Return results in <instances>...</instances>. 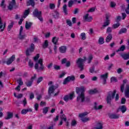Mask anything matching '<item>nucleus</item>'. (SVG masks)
<instances>
[{"label": "nucleus", "mask_w": 129, "mask_h": 129, "mask_svg": "<svg viewBox=\"0 0 129 129\" xmlns=\"http://www.w3.org/2000/svg\"><path fill=\"white\" fill-rule=\"evenodd\" d=\"M68 80L69 81H74L75 80V77L74 76H68L67 78Z\"/></svg>", "instance_id": "obj_35"}, {"label": "nucleus", "mask_w": 129, "mask_h": 129, "mask_svg": "<svg viewBox=\"0 0 129 129\" xmlns=\"http://www.w3.org/2000/svg\"><path fill=\"white\" fill-rule=\"evenodd\" d=\"M116 94V90H114L113 91H109L108 93L106 99L107 104H109V105H111V100L114 98Z\"/></svg>", "instance_id": "obj_2"}, {"label": "nucleus", "mask_w": 129, "mask_h": 129, "mask_svg": "<svg viewBox=\"0 0 129 129\" xmlns=\"http://www.w3.org/2000/svg\"><path fill=\"white\" fill-rule=\"evenodd\" d=\"M66 23L69 27H72V22H71V20H67Z\"/></svg>", "instance_id": "obj_44"}, {"label": "nucleus", "mask_w": 129, "mask_h": 129, "mask_svg": "<svg viewBox=\"0 0 129 129\" xmlns=\"http://www.w3.org/2000/svg\"><path fill=\"white\" fill-rule=\"evenodd\" d=\"M73 96H74V92H73L72 93H71L70 94V95H69V98L71 100L73 99Z\"/></svg>", "instance_id": "obj_57"}, {"label": "nucleus", "mask_w": 129, "mask_h": 129, "mask_svg": "<svg viewBox=\"0 0 129 129\" xmlns=\"http://www.w3.org/2000/svg\"><path fill=\"white\" fill-rule=\"evenodd\" d=\"M15 59H16V56L15 55H13L10 58H9L7 61L6 62V64L7 65H11L13 62L15 60Z\"/></svg>", "instance_id": "obj_8"}, {"label": "nucleus", "mask_w": 129, "mask_h": 129, "mask_svg": "<svg viewBox=\"0 0 129 129\" xmlns=\"http://www.w3.org/2000/svg\"><path fill=\"white\" fill-rule=\"evenodd\" d=\"M95 7H93L89 9L88 11V13H93V12H95Z\"/></svg>", "instance_id": "obj_46"}, {"label": "nucleus", "mask_w": 129, "mask_h": 129, "mask_svg": "<svg viewBox=\"0 0 129 129\" xmlns=\"http://www.w3.org/2000/svg\"><path fill=\"white\" fill-rule=\"evenodd\" d=\"M33 16H34L35 17H41L42 12L39 11L37 9H36L33 12Z\"/></svg>", "instance_id": "obj_9"}, {"label": "nucleus", "mask_w": 129, "mask_h": 129, "mask_svg": "<svg viewBox=\"0 0 129 129\" xmlns=\"http://www.w3.org/2000/svg\"><path fill=\"white\" fill-rule=\"evenodd\" d=\"M125 12L127 15H129V4H128V6L125 10Z\"/></svg>", "instance_id": "obj_64"}, {"label": "nucleus", "mask_w": 129, "mask_h": 129, "mask_svg": "<svg viewBox=\"0 0 129 129\" xmlns=\"http://www.w3.org/2000/svg\"><path fill=\"white\" fill-rule=\"evenodd\" d=\"M108 77V73H106L104 75H102L101 76V79H103V80L107 79V78Z\"/></svg>", "instance_id": "obj_34"}, {"label": "nucleus", "mask_w": 129, "mask_h": 129, "mask_svg": "<svg viewBox=\"0 0 129 129\" xmlns=\"http://www.w3.org/2000/svg\"><path fill=\"white\" fill-rule=\"evenodd\" d=\"M29 50H31L33 52H34V50H35V45L33 43L31 44L30 48H28Z\"/></svg>", "instance_id": "obj_47"}, {"label": "nucleus", "mask_w": 129, "mask_h": 129, "mask_svg": "<svg viewBox=\"0 0 129 129\" xmlns=\"http://www.w3.org/2000/svg\"><path fill=\"white\" fill-rule=\"evenodd\" d=\"M96 129H102L103 128V126H102V123L100 122H98L97 124V126L95 127Z\"/></svg>", "instance_id": "obj_30"}, {"label": "nucleus", "mask_w": 129, "mask_h": 129, "mask_svg": "<svg viewBox=\"0 0 129 129\" xmlns=\"http://www.w3.org/2000/svg\"><path fill=\"white\" fill-rule=\"evenodd\" d=\"M87 114H88V113L87 112H84L83 113H80L79 115V117L81 118H84L85 117V116H86V115H87Z\"/></svg>", "instance_id": "obj_33"}, {"label": "nucleus", "mask_w": 129, "mask_h": 129, "mask_svg": "<svg viewBox=\"0 0 129 129\" xmlns=\"http://www.w3.org/2000/svg\"><path fill=\"white\" fill-rule=\"evenodd\" d=\"M49 8L51 10H54L55 9V4H50L49 5Z\"/></svg>", "instance_id": "obj_58"}, {"label": "nucleus", "mask_w": 129, "mask_h": 129, "mask_svg": "<svg viewBox=\"0 0 129 129\" xmlns=\"http://www.w3.org/2000/svg\"><path fill=\"white\" fill-rule=\"evenodd\" d=\"M28 66L30 68H33L34 67V62L32 61L31 60H29L28 62Z\"/></svg>", "instance_id": "obj_39"}, {"label": "nucleus", "mask_w": 129, "mask_h": 129, "mask_svg": "<svg viewBox=\"0 0 129 129\" xmlns=\"http://www.w3.org/2000/svg\"><path fill=\"white\" fill-rule=\"evenodd\" d=\"M29 111L30 112H32V109H23L21 111V114H26V113H27V112H29Z\"/></svg>", "instance_id": "obj_24"}, {"label": "nucleus", "mask_w": 129, "mask_h": 129, "mask_svg": "<svg viewBox=\"0 0 129 129\" xmlns=\"http://www.w3.org/2000/svg\"><path fill=\"white\" fill-rule=\"evenodd\" d=\"M119 110H121L122 113H124L126 111V107L124 105L121 106L119 107V108L117 110V112L119 111Z\"/></svg>", "instance_id": "obj_10"}, {"label": "nucleus", "mask_w": 129, "mask_h": 129, "mask_svg": "<svg viewBox=\"0 0 129 129\" xmlns=\"http://www.w3.org/2000/svg\"><path fill=\"white\" fill-rule=\"evenodd\" d=\"M95 70V67H94V66L91 67L90 68V73H94V72H95L94 70Z\"/></svg>", "instance_id": "obj_45"}, {"label": "nucleus", "mask_w": 129, "mask_h": 129, "mask_svg": "<svg viewBox=\"0 0 129 129\" xmlns=\"http://www.w3.org/2000/svg\"><path fill=\"white\" fill-rule=\"evenodd\" d=\"M27 6H31L33 8H35V1L34 0H29L27 3Z\"/></svg>", "instance_id": "obj_18"}, {"label": "nucleus", "mask_w": 129, "mask_h": 129, "mask_svg": "<svg viewBox=\"0 0 129 129\" xmlns=\"http://www.w3.org/2000/svg\"><path fill=\"white\" fill-rule=\"evenodd\" d=\"M81 120L83 122H87V121L90 120V118H89V117H84L81 118Z\"/></svg>", "instance_id": "obj_37"}, {"label": "nucleus", "mask_w": 129, "mask_h": 129, "mask_svg": "<svg viewBox=\"0 0 129 129\" xmlns=\"http://www.w3.org/2000/svg\"><path fill=\"white\" fill-rule=\"evenodd\" d=\"M76 92L77 94L79 95L77 98V101L78 102H84L85 100V95H84L85 89L84 87H77Z\"/></svg>", "instance_id": "obj_1"}, {"label": "nucleus", "mask_w": 129, "mask_h": 129, "mask_svg": "<svg viewBox=\"0 0 129 129\" xmlns=\"http://www.w3.org/2000/svg\"><path fill=\"white\" fill-rule=\"evenodd\" d=\"M26 36L25 35H23L22 34L19 33V38L20 40H24L25 39V37Z\"/></svg>", "instance_id": "obj_53"}, {"label": "nucleus", "mask_w": 129, "mask_h": 129, "mask_svg": "<svg viewBox=\"0 0 129 129\" xmlns=\"http://www.w3.org/2000/svg\"><path fill=\"white\" fill-rule=\"evenodd\" d=\"M111 40H112V34L109 33L106 38V43H109Z\"/></svg>", "instance_id": "obj_15"}, {"label": "nucleus", "mask_w": 129, "mask_h": 129, "mask_svg": "<svg viewBox=\"0 0 129 129\" xmlns=\"http://www.w3.org/2000/svg\"><path fill=\"white\" fill-rule=\"evenodd\" d=\"M124 50H125V45H121L119 49H117L116 50V52L117 53H118V52H123Z\"/></svg>", "instance_id": "obj_19"}, {"label": "nucleus", "mask_w": 129, "mask_h": 129, "mask_svg": "<svg viewBox=\"0 0 129 129\" xmlns=\"http://www.w3.org/2000/svg\"><path fill=\"white\" fill-rule=\"evenodd\" d=\"M76 3H77V0H70L69 1V8H72V6H73L74 4H76Z\"/></svg>", "instance_id": "obj_17"}, {"label": "nucleus", "mask_w": 129, "mask_h": 129, "mask_svg": "<svg viewBox=\"0 0 129 129\" xmlns=\"http://www.w3.org/2000/svg\"><path fill=\"white\" fill-rule=\"evenodd\" d=\"M58 88V86H55L54 85H51L48 88V94L49 95H51L52 93H53L54 91L56 90Z\"/></svg>", "instance_id": "obj_7"}, {"label": "nucleus", "mask_w": 129, "mask_h": 129, "mask_svg": "<svg viewBox=\"0 0 129 129\" xmlns=\"http://www.w3.org/2000/svg\"><path fill=\"white\" fill-rule=\"evenodd\" d=\"M95 93H97V90L96 89L90 91V94H94Z\"/></svg>", "instance_id": "obj_48"}, {"label": "nucleus", "mask_w": 129, "mask_h": 129, "mask_svg": "<svg viewBox=\"0 0 129 129\" xmlns=\"http://www.w3.org/2000/svg\"><path fill=\"white\" fill-rule=\"evenodd\" d=\"M35 110H38V109L39 108V104L38 103H35V104L34 106Z\"/></svg>", "instance_id": "obj_63"}, {"label": "nucleus", "mask_w": 129, "mask_h": 129, "mask_svg": "<svg viewBox=\"0 0 129 129\" xmlns=\"http://www.w3.org/2000/svg\"><path fill=\"white\" fill-rule=\"evenodd\" d=\"M32 53H33V51L29 49V48L26 50V54L27 57H29V56H31V55H32Z\"/></svg>", "instance_id": "obj_27"}, {"label": "nucleus", "mask_w": 129, "mask_h": 129, "mask_svg": "<svg viewBox=\"0 0 129 129\" xmlns=\"http://www.w3.org/2000/svg\"><path fill=\"white\" fill-rule=\"evenodd\" d=\"M14 115V114H13V113L11 112H8L7 113V116L6 117H5V119H11V118H12L13 117V116Z\"/></svg>", "instance_id": "obj_20"}, {"label": "nucleus", "mask_w": 129, "mask_h": 129, "mask_svg": "<svg viewBox=\"0 0 129 129\" xmlns=\"http://www.w3.org/2000/svg\"><path fill=\"white\" fill-rule=\"evenodd\" d=\"M111 32H112L111 27H108L106 30V33L109 34V33H111Z\"/></svg>", "instance_id": "obj_55"}, {"label": "nucleus", "mask_w": 129, "mask_h": 129, "mask_svg": "<svg viewBox=\"0 0 129 129\" xmlns=\"http://www.w3.org/2000/svg\"><path fill=\"white\" fill-rule=\"evenodd\" d=\"M42 81H43V77H40L37 79L38 84H39V83H40V82H42Z\"/></svg>", "instance_id": "obj_62"}, {"label": "nucleus", "mask_w": 129, "mask_h": 129, "mask_svg": "<svg viewBox=\"0 0 129 129\" xmlns=\"http://www.w3.org/2000/svg\"><path fill=\"white\" fill-rule=\"evenodd\" d=\"M81 37H82V40H85L86 39L85 33H82L81 34Z\"/></svg>", "instance_id": "obj_50"}, {"label": "nucleus", "mask_w": 129, "mask_h": 129, "mask_svg": "<svg viewBox=\"0 0 129 129\" xmlns=\"http://www.w3.org/2000/svg\"><path fill=\"white\" fill-rule=\"evenodd\" d=\"M84 22H91L93 18L91 17H84L83 18Z\"/></svg>", "instance_id": "obj_23"}, {"label": "nucleus", "mask_w": 129, "mask_h": 129, "mask_svg": "<svg viewBox=\"0 0 129 129\" xmlns=\"http://www.w3.org/2000/svg\"><path fill=\"white\" fill-rule=\"evenodd\" d=\"M58 49L60 53H66L67 47H66V46H61Z\"/></svg>", "instance_id": "obj_11"}, {"label": "nucleus", "mask_w": 129, "mask_h": 129, "mask_svg": "<svg viewBox=\"0 0 129 129\" xmlns=\"http://www.w3.org/2000/svg\"><path fill=\"white\" fill-rule=\"evenodd\" d=\"M76 124H77L76 120H73V121H72L71 125L72 126H75V125H76Z\"/></svg>", "instance_id": "obj_56"}, {"label": "nucleus", "mask_w": 129, "mask_h": 129, "mask_svg": "<svg viewBox=\"0 0 129 129\" xmlns=\"http://www.w3.org/2000/svg\"><path fill=\"white\" fill-rule=\"evenodd\" d=\"M69 99H70L69 98V95H66L63 98V100L67 102H68V100H69Z\"/></svg>", "instance_id": "obj_54"}, {"label": "nucleus", "mask_w": 129, "mask_h": 129, "mask_svg": "<svg viewBox=\"0 0 129 129\" xmlns=\"http://www.w3.org/2000/svg\"><path fill=\"white\" fill-rule=\"evenodd\" d=\"M5 1L6 0H2V2L1 4V7H2V8H3V9H5V8H6V5H5Z\"/></svg>", "instance_id": "obj_52"}, {"label": "nucleus", "mask_w": 129, "mask_h": 129, "mask_svg": "<svg viewBox=\"0 0 129 129\" xmlns=\"http://www.w3.org/2000/svg\"><path fill=\"white\" fill-rule=\"evenodd\" d=\"M119 26H120V24L119 23H117L116 24H113L112 25V27H113V29H116V28H118V27H119Z\"/></svg>", "instance_id": "obj_43"}, {"label": "nucleus", "mask_w": 129, "mask_h": 129, "mask_svg": "<svg viewBox=\"0 0 129 129\" xmlns=\"http://www.w3.org/2000/svg\"><path fill=\"white\" fill-rule=\"evenodd\" d=\"M32 25H33L32 23L26 21L25 23V28L26 30H30L32 28Z\"/></svg>", "instance_id": "obj_13"}, {"label": "nucleus", "mask_w": 129, "mask_h": 129, "mask_svg": "<svg viewBox=\"0 0 129 129\" xmlns=\"http://www.w3.org/2000/svg\"><path fill=\"white\" fill-rule=\"evenodd\" d=\"M104 43V38H103L102 37H100L99 39V44L100 45H102V44Z\"/></svg>", "instance_id": "obj_36"}, {"label": "nucleus", "mask_w": 129, "mask_h": 129, "mask_svg": "<svg viewBox=\"0 0 129 129\" xmlns=\"http://www.w3.org/2000/svg\"><path fill=\"white\" fill-rule=\"evenodd\" d=\"M116 6V4L115 3L111 2L110 3V7L111 8H114Z\"/></svg>", "instance_id": "obj_61"}, {"label": "nucleus", "mask_w": 129, "mask_h": 129, "mask_svg": "<svg viewBox=\"0 0 129 129\" xmlns=\"http://www.w3.org/2000/svg\"><path fill=\"white\" fill-rule=\"evenodd\" d=\"M127 82V80L125 79L123 80V84H122L120 86V91L121 92H123V91L124 90V84Z\"/></svg>", "instance_id": "obj_16"}, {"label": "nucleus", "mask_w": 129, "mask_h": 129, "mask_svg": "<svg viewBox=\"0 0 129 129\" xmlns=\"http://www.w3.org/2000/svg\"><path fill=\"white\" fill-rule=\"evenodd\" d=\"M14 25H15V23H14L13 21H11V23L8 26V31H11V30H12V28L14 27Z\"/></svg>", "instance_id": "obj_25"}, {"label": "nucleus", "mask_w": 129, "mask_h": 129, "mask_svg": "<svg viewBox=\"0 0 129 129\" xmlns=\"http://www.w3.org/2000/svg\"><path fill=\"white\" fill-rule=\"evenodd\" d=\"M58 39H59L58 37L55 36L52 38V42L54 44V45H56L58 42Z\"/></svg>", "instance_id": "obj_32"}, {"label": "nucleus", "mask_w": 129, "mask_h": 129, "mask_svg": "<svg viewBox=\"0 0 129 129\" xmlns=\"http://www.w3.org/2000/svg\"><path fill=\"white\" fill-rule=\"evenodd\" d=\"M125 96L128 98L129 97V85H126L125 88Z\"/></svg>", "instance_id": "obj_12"}, {"label": "nucleus", "mask_w": 129, "mask_h": 129, "mask_svg": "<svg viewBox=\"0 0 129 129\" xmlns=\"http://www.w3.org/2000/svg\"><path fill=\"white\" fill-rule=\"evenodd\" d=\"M32 83H33V81H28L26 83V84L28 87H30V86H32Z\"/></svg>", "instance_id": "obj_41"}, {"label": "nucleus", "mask_w": 129, "mask_h": 129, "mask_svg": "<svg viewBox=\"0 0 129 129\" xmlns=\"http://www.w3.org/2000/svg\"><path fill=\"white\" fill-rule=\"evenodd\" d=\"M48 111H49V107H46L43 109V113L46 114L48 112Z\"/></svg>", "instance_id": "obj_49"}, {"label": "nucleus", "mask_w": 129, "mask_h": 129, "mask_svg": "<svg viewBox=\"0 0 129 129\" xmlns=\"http://www.w3.org/2000/svg\"><path fill=\"white\" fill-rule=\"evenodd\" d=\"M17 83H18V84H19V86L21 85H23V81H22V78H20L19 79H18V80H17Z\"/></svg>", "instance_id": "obj_42"}, {"label": "nucleus", "mask_w": 129, "mask_h": 129, "mask_svg": "<svg viewBox=\"0 0 129 129\" xmlns=\"http://www.w3.org/2000/svg\"><path fill=\"white\" fill-rule=\"evenodd\" d=\"M93 59V55H92V54H90V55H89L87 58L88 64H90V63H91V61H92Z\"/></svg>", "instance_id": "obj_29"}, {"label": "nucleus", "mask_w": 129, "mask_h": 129, "mask_svg": "<svg viewBox=\"0 0 129 129\" xmlns=\"http://www.w3.org/2000/svg\"><path fill=\"white\" fill-rule=\"evenodd\" d=\"M69 82H70V81H69V80L67 79V78H66L65 79H64V80L63 81V84L64 85H66V84H67V83H68Z\"/></svg>", "instance_id": "obj_60"}, {"label": "nucleus", "mask_w": 129, "mask_h": 129, "mask_svg": "<svg viewBox=\"0 0 129 129\" xmlns=\"http://www.w3.org/2000/svg\"><path fill=\"white\" fill-rule=\"evenodd\" d=\"M60 118L61 119V120H64V121H67V117H66V115H65V114H64L60 115Z\"/></svg>", "instance_id": "obj_31"}, {"label": "nucleus", "mask_w": 129, "mask_h": 129, "mask_svg": "<svg viewBox=\"0 0 129 129\" xmlns=\"http://www.w3.org/2000/svg\"><path fill=\"white\" fill-rule=\"evenodd\" d=\"M121 57L123 58L124 60H128L129 59V52L127 53L121 54Z\"/></svg>", "instance_id": "obj_14"}, {"label": "nucleus", "mask_w": 129, "mask_h": 129, "mask_svg": "<svg viewBox=\"0 0 129 129\" xmlns=\"http://www.w3.org/2000/svg\"><path fill=\"white\" fill-rule=\"evenodd\" d=\"M4 27V22L3 21V18L0 17V29H3Z\"/></svg>", "instance_id": "obj_40"}, {"label": "nucleus", "mask_w": 129, "mask_h": 129, "mask_svg": "<svg viewBox=\"0 0 129 129\" xmlns=\"http://www.w3.org/2000/svg\"><path fill=\"white\" fill-rule=\"evenodd\" d=\"M63 11L66 15H68V13H67V5L66 4L63 7Z\"/></svg>", "instance_id": "obj_38"}, {"label": "nucleus", "mask_w": 129, "mask_h": 129, "mask_svg": "<svg viewBox=\"0 0 129 129\" xmlns=\"http://www.w3.org/2000/svg\"><path fill=\"white\" fill-rule=\"evenodd\" d=\"M127 32V30L125 28H122L118 32L119 35H121V34H125Z\"/></svg>", "instance_id": "obj_22"}, {"label": "nucleus", "mask_w": 129, "mask_h": 129, "mask_svg": "<svg viewBox=\"0 0 129 129\" xmlns=\"http://www.w3.org/2000/svg\"><path fill=\"white\" fill-rule=\"evenodd\" d=\"M49 46V42H48V40H45L44 42L42 44V47L44 49H46Z\"/></svg>", "instance_id": "obj_28"}, {"label": "nucleus", "mask_w": 129, "mask_h": 129, "mask_svg": "<svg viewBox=\"0 0 129 129\" xmlns=\"http://www.w3.org/2000/svg\"><path fill=\"white\" fill-rule=\"evenodd\" d=\"M34 68L37 70V72H39V71H43L44 70L45 67L43 65V58L39 59L38 62L35 63Z\"/></svg>", "instance_id": "obj_3"}, {"label": "nucleus", "mask_w": 129, "mask_h": 129, "mask_svg": "<svg viewBox=\"0 0 129 129\" xmlns=\"http://www.w3.org/2000/svg\"><path fill=\"white\" fill-rule=\"evenodd\" d=\"M109 118L111 119H117L119 118V115L116 114H112L109 115Z\"/></svg>", "instance_id": "obj_21"}, {"label": "nucleus", "mask_w": 129, "mask_h": 129, "mask_svg": "<svg viewBox=\"0 0 129 129\" xmlns=\"http://www.w3.org/2000/svg\"><path fill=\"white\" fill-rule=\"evenodd\" d=\"M110 24V20H109V17H106V20L104 22V24L103 25L102 27L101 28V30H104L105 27L109 26Z\"/></svg>", "instance_id": "obj_6"}, {"label": "nucleus", "mask_w": 129, "mask_h": 129, "mask_svg": "<svg viewBox=\"0 0 129 129\" xmlns=\"http://www.w3.org/2000/svg\"><path fill=\"white\" fill-rule=\"evenodd\" d=\"M14 8V9H18V6L16 3V0H12L11 2H10L8 6V9L10 11H12Z\"/></svg>", "instance_id": "obj_5"}, {"label": "nucleus", "mask_w": 129, "mask_h": 129, "mask_svg": "<svg viewBox=\"0 0 129 129\" xmlns=\"http://www.w3.org/2000/svg\"><path fill=\"white\" fill-rule=\"evenodd\" d=\"M86 60V57H84V58H80L76 60L78 67L80 68V71H83V70H84V62H85Z\"/></svg>", "instance_id": "obj_4"}, {"label": "nucleus", "mask_w": 129, "mask_h": 129, "mask_svg": "<svg viewBox=\"0 0 129 129\" xmlns=\"http://www.w3.org/2000/svg\"><path fill=\"white\" fill-rule=\"evenodd\" d=\"M53 17H58L59 16V13L56 11H55L52 13Z\"/></svg>", "instance_id": "obj_59"}, {"label": "nucleus", "mask_w": 129, "mask_h": 129, "mask_svg": "<svg viewBox=\"0 0 129 129\" xmlns=\"http://www.w3.org/2000/svg\"><path fill=\"white\" fill-rule=\"evenodd\" d=\"M29 14H30V9H28L25 10V11L24 12V15L25 16H28Z\"/></svg>", "instance_id": "obj_51"}, {"label": "nucleus", "mask_w": 129, "mask_h": 129, "mask_svg": "<svg viewBox=\"0 0 129 129\" xmlns=\"http://www.w3.org/2000/svg\"><path fill=\"white\" fill-rule=\"evenodd\" d=\"M94 109H96V110L98 109H101L102 108V105H100L98 106L97 105V103L96 102H95V105L94 106Z\"/></svg>", "instance_id": "obj_26"}]
</instances>
